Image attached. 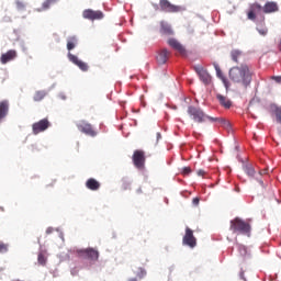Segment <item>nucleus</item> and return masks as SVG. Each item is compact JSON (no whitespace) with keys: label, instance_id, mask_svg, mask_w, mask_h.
<instances>
[{"label":"nucleus","instance_id":"obj_26","mask_svg":"<svg viewBox=\"0 0 281 281\" xmlns=\"http://www.w3.org/2000/svg\"><path fill=\"white\" fill-rule=\"evenodd\" d=\"M58 1H60V0H46V1L43 2L41 9H36V12H44L45 10H49L52 4L58 3Z\"/></svg>","mask_w":281,"mask_h":281},{"label":"nucleus","instance_id":"obj_12","mask_svg":"<svg viewBox=\"0 0 281 281\" xmlns=\"http://www.w3.org/2000/svg\"><path fill=\"white\" fill-rule=\"evenodd\" d=\"M159 5L162 12H169V13L181 12V7L170 3V1L168 0H160Z\"/></svg>","mask_w":281,"mask_h":281},{"label":"nucleus","instance_id":"obj_16","mask_svg":"<svg viewBox=\"0 0 281 281\" xmlns=\"http://www.w3.org/2000/svg\"><path fill=\"white\" fill-rule=\"evenodd\" d=\"M8 113H10V102L3 100L0 102V122H3L8 117Z\"/></svg>","mask_w":281,"mask_h":281},{"label":"nucleus","instance_id":"obj_1","mask_svg":"<svg viewBox=\"0 0 281 281\" xmlns=\"http://www.w3.org/2000/svg\"><path fill=\"white\" fill-rule=\"evenodd\" d=\"M229 78L233 82L241 85V87L247 89L251 85V70H249L247 65L233 67L229 70Z\"/></svg>","mask_w":281,"mask_h":281},{"label":"nucleus","instance_id":"obj_35","mask_svg":"<svg viewBox=\"0 0 281 281\" xmlns=\"http://www.w3.org/2000/svg\"><path fill=\"white\" fill-rule=\"evenodd\" d=\"M205 175H207V172L205 170H203V169L198 170V176L199 177H205Z\"/></svg>","mask_w":281,"mask_h":281},{"label":"nucleus","instance_id":"obj_29","mask_svg":"<svg viewBox=\"0 0 281 281\" xmlns=\"http://www.w3.org/2000/svg\"><path fill=\"white\" fill-rule=\"evenodd\" d=\"M214 68L216 70L217 77L222 78V80H225V77H223V71H221V67H218L217 64H214Z\"/></svg>","mask_w":281,"mask_h":281},{"label":"nucleus","instance_id":"obj_44","mask_svg":"<svg viewBox=\"0 0 281 281\" xmlns=\"http://www.w3.org/2000/svg\"><path fill=\"white\" fill-rule=\"evenodd\" d=\"M138 192H142V189H139Z\"/></svg>","mask_w":281,"mask_h":281},{"label":"nucleus","instance_id":"obj_38","mask_svg":"<svg viewBox=\"0 0 281 281\" xmlns=\"http://www.w3.org/2000/svg\"><path fill=\"white\" fill-rule=\"evenodd\" d=\"M240 278L245 280V272H240Z\"/></svg>","mask_w":281,"mask_h":281},{"label":"nucleus","instance_id":"obj_39","mask_svg":"<svg viewBox=\"0 0 281 281\" xmlns=\"http://www.w3.org/2000/svg\"><path fill=\"white\" fill-rule=\"evenodd\" d=\"M157 139H161V133H157Z\"/></svg>","mask_w":281,"mask_h":281},{"label":"nucleus","instance_id":"obj_24","mask_svg":"<svg viewBox=\"0 0 281 281\" xmlns=\"http://www.w3.org/2000/svg\"><path fill=\"white\" fill-rule=\"evenodd\" d=\"M271 113H274L277 122L281 124V106H278L276 104L270 105Z\"/></svg>","mask_w":281,"mask_h":281},{"label":"nucleus","instance_id":"obj_9","mask_svg":"<svg viewBox=\"0 0 281 281\" xmlns=\"http://www.w3.org/2000/svg\"><path fill=\"white\" fill-rule=\"evenodd\" d=\"M193 69L204 85H210L212 82V76H210V72H207V69L203 66L196 65Z\"/></svg>","mask_w":281,"mask_h":281},{"label":"nucleus","instance_id":"obj_5","mask_svg":"<svg viewBox=\"0 0 281 281\" xmlns=\"http://www.w3.org/2000/svg\"><path fill=\"white\" fill-rule=\"evenodd\" d=\"M76 126L78 131H80V133H83V135H88V137H95L98 135V132L95 131V128H93L91 123L85 120L79 121Z\"/></svg>","mask_w":281,"mask_h":281},{"label":"nucleus","instance_id":"obj_18","mask_svg":"<svg viewBox=\"0 0 281 281\" xmlns=\"http://www.w3.org/2000/svg\"><path fill=\"white\" fill-rule=\"evenodd\" d=\"M278 10H280V8L278 7L277 2H267L262 7V11H263L265 14H271L273 12H278Z\"/></svg>","mask_w":281,"mask_h":281},{"label":"nucleus","instance_id":"obj_27","mask_svg":"<svg viewBox=\"0 0 281 281\" xmlns=\"http://www.w3.org/2000/svg\"><path fill=\"white\" fill-rule=\"evenodd\" d=\"M37 262L38 265H42V267H45V265H47V257L45 256V252H40L37 255Z\"/></svg>","mask_w":281,"mask_h":281},{"label":"nucleus","instance_id":"obj_11","mask_svg":"<svg viewBox=\"0 0 281 281\" xmlns=\"http://www.w3.org/2000/svg\"><path fill=\"white\" fill-rule=\"evenodd\" d=\"M83 19L88 21H102L104 19V13L102 11H93L92 9H86L82 12Z\"/></svg>","mask_w":281,"mask_h":281},{"label":"nucleus","instance_id":"obj_43","mask_svg":"<svg viewBox=\"0 0 281 281\" xmlns=\"http://www.w3.org/2000/svg\"><path fill=\"white\" fill-rule=\"evenodd\" d=\"M128 281H137L135 278L130 279Z\"/></svg>","mask_w":281,"mask_h":281},{"label":"nucleus","instance_id":"obj_22","mask_svg":"<svg viewBox=\"0 0 281 281\" xmlns=\"http://www.w3.org/2000/svg\"><path fill=\"white\" fill-rule=\"evenodd\" d=\"M231 58L233 63H240V60H243V52L239 49H233L231 52Z\"/></svg>","mask_w":281,"mask_h":281},{"label":"nucleus","instance_id":"obj_41","mask_svg":"<svg viewBox=\"0 0 281 281\" xmlns=\"http://www.w3.org/2000/svg\"><path fill=\"white\" fill-rule=\"evenodd\" d=\"M0 212H5V209H3V206H1Z\"/></svg>","mask_w":281,"mask_h":281},{"label":"nucleus","instance_id":"obj_3","mask_svg":"<svg viewBox=\"0 0 281 281\" xmlns=\"http://www.w3.org/2000/svg\"><path fill=\"white\" fill-rule=\"evenodd\" d=\"M231 232H233V234L251 236V224L249 222H245L240 217H235L231 221Z\"/></svg>","mask_w":281,"mask_h":281},{"label":"nucleus","instance_id":"obj_33","mask_svg":"<svg viewBox=\"0 0 281 281\" xmlns=\"http://www.w3.org/2000/svg\"><path fill=\"white\" fill-rule=\"evenodd\" d=\"M257 30H258V32H259V34H260L261 36H267V33H268L267 27L257 29Z\"/></svg>","mask_w":281,"mask_h":281},{"label":"nucleus","instance_id":"obj_14","mask_svg":"<svg viewBox=\"0 0 281 281\" xmlns=\"http://www.w3.org/2000/svg\"><path fill=\"white\" fill-rule=\"evenodd\" d=\"M68 59L70 60V63H74V65H77V67H79V69H81V71H89V65H87V63L78 59V56L68 53Z\"/></svg>","mask_w":281,"mask_h":281},{"label":"nucleus","instance_id":"obj_7","mask_svg":"<svg viewBox=\"0 0 281 281\" xmlns=\"http://www.w3.org/2000/svg\"><path fill=\"white\" fill-rule=\"evenodd\" d=\"M182 245L194 249L196 247V237H194V231L190 227L186 228V234L182 238Z\"/></svg>","mask_w":281,"mask_h":281},{"label":"nucleus","instance_id":"obj_19","mask_svg":"<svg viewBox=\"0 0 281 281\" xmlns=\"http://www.w3.org/2000/svg\"><path fill=\"white\" fill-rule=\"evenodd\" d=\"M160 34H164L165 36H172L175 34V31H172V26L168 24V22L161 21L160 22Z\"/></svg>","mask_w":281,"mask_h":281},{"label":"nucleus","instance_id":"obj_17","mask_svg":"<svg viewBox=\"0 0 281 281\" xmlns=\"http://www.w3.org/2000/svg\"><path fill=\"white\" fill-rule=\"evenodd\" d=\"M168 58H170V52L164 48L158 53L156 60L158 65H166V63H168Z\"/></svg>","mask_w":281,"mask_h":281},{"label":"nucleus","instance_id":"obj_36","mask_svg":"<svg viewBox=\"0 0 281 281\" xmlns=\"http://www.w3.org/2000/svg\"><path fill=\"white\" fill-rule=\"evenodd\" d=\"M200 201L201 200L199 198H193L192 204L196 207V205H199Z\"/></svg>","mask_w":281,"mask_h":281},{"label":"nucleus","instance_id":"obj_15","mask_svg":"<svg viewBox=\"0 0 281 281\" xmlns=\"http://www.w3.org/2000/svg\"><path fill=\"white\" fill-rule=\"evenodd\" d=\"M14 58H16V50L10 49L7 53L1 55L0 63L2 65H8V63L14 60Z\"/></svg>","mask_w":281,"mask_h":281},{"label":"nucleus","instance_id":"obj_6","mask_svg":"<svg viewBox=\"0 0 281 281\" xmlns=\"http://www.w3.org/2000/svg\"><path fill=\"white\" fill-rule=\"evenodd\" d=\"M78 258H83V260H98L100 258V252L94 248L79 249L76 251Z\"/></svg>","mask_w":281,"mask_h":281},{"label":"nucleus","instance_id":"obj_2","mask_svg":"<svg viewBox=\"0 0 281 281\" xmlns=\"http://www.w3.org/2000/svg\"><path fill=\"white\" fill-rule=\"evenodd\" d=\"M187 113L191 117V120H193V122H196L198 124H203V122H206V120H209L210 122H220L222 126H224L225 128H229V122L225 121L224 119L212 117L205 114V112H203L201 108L190 105L187 110Z\"/></svg>","mask_w":281,"mask_h":281},{"label":"nucleus","instance_id":"obj_10","mask_svg":"<svg viewBox=\"0 0 281 281\" xmlns=\"http://www.w3.org/2000/svg\"><path fill=\"white\" fill-rule=\"evenodd\" d=\"M262 5L260 3L255 2L249 4L248 11H247V19L249 21H256L258 14H262Z\"/></svg>","mask_w":281,"mask_h":281},{"label":"nucleus","instance_id":"obj_25","mask_svg":"<svg viewBox=\"0 0 281 281\" xmlns=\"http://www.w3.org/2000/svg\"><path fill=\"white\" fill-rule=\"evenodd\" d=\"M76 45H78V37L70 36L67 38V49L71 52V49H76Z\"/></svg>","mask_w":281,"mask_h":281},{"label":"nucleus","instance_id":"obj_4","mask_svg":"<svg viewBox=\"0 0 281 281\" xmlns=\"http://www.w3.org/2000/svg\"><path fill=\"white\" fill-rule=\"evenodd\" d=\"M132 161L137 170L146 168V153L142 149H136L132 156Z\"/></svg>","mask_w":281,"mask_h":281},{"label":"nucleus","instance_id":"obj_32","mask_svg":"<svg viewBox=\"0 0 281 281\" xmlns=\"http://www.w3.org/2000/svg\"><path fill=\"white\" fill-rule=\"evenodd\" d=\"M192 172V169L190 167L182 168V175L188 176Z\"/></svg>","mask_w":281,"mask_h":281},{"label":"nucleus","instance_id":"obj_8","mask_svg":"<svg viewBox=\"0 0 281 281\" xmlns=\"http://www.w3.org/2000/svg\"><path fill=\"white\" fill-rule=\"evenodd\" d=\"M49 126H52V123L47 119H42L38 122L33 123L32 125L33 135L45 133V131H47Z\"/></svg>","mask_w":281,"mask_h":281},{"label":"nucleus","instance_id":"obj_31","mask_svg":"<svg viewBox=\"0 0 281 281\" xmlns=\"http://www.w3.org/2000/svg\"><path fill=\"white\" fill-rule=\"evenodd\" d=\"M8 251V245L0 243V254H5Z\"/></svg>","mask_w":281,"mask_h":281},{"label":"nucleus","instance_id":"obj_13","mask_svg":"<svg viewBox=\"0 0 281 281\" xmlns=\"http://www.w3.org/2000/svg\"><path fill=\"white\" fill-rule=\"evenodd\" d=\"M168 45L171 46L175 52H178L180 56H188V52L186 50V47L177 41V38H169L167 41Z\"/></svg>","mask_w":281,"mask_h":281},{"label":"nucleus","instance_id":"obj_34","mask_svg":"<svg viewBox=\"0 0 281 281\" xmlns=\"http://www.w3.org/2000/svg\"><path fill=\"white\" fill-rule=\"evenodd\" d=\"M16 8H18V10H25V3L21 2V1H18L16 2Z\"/></svg>","mask_w":281,"mask_h":281},{"label":"nucleus","instance_id":"obj_20","mask_svg":"<svg viewBox=\"0 0 281 281\" xmlns=\"http://www.w3.org/2000/svg\"><path fill=\"white\" fill-rule=\"evenodd\" d=\"M216 99L224 109H232V100L223 94H216Z\"/></svg>","mask_w":281,"mask_h":281},{"label":"nucleus","instance_id":"obj_28","mask_svg":"<svg viewBox=\"0 0 281 281\" xmlns=\"http://www.w3.org/2000/svg\"><path fill=\"white\" fill-rule=\"evenodd\" d=\"M244 170L248 177H254L256 175V169H254V167L250 165H246Z\"/></svg>","mask_w":281,"mask_h":281},{"label":"nucleus","instance_id":"obj_21","mask_svg":"<svg viewBox=\"0 0 281 281\" xmlns=\"http://www.w3.org/2000/svg\"><path fill=\"white\" fill-rule=\"evenodd\" d=\"M86 188H88V190H92V192H95L97 190H100V182L93 178H90L86 182Z\"/></svg>","mask_w":281,"mask_h":281},{"label":"nucleus","instance_id":"obj_40","mask_svg":"<svg viewBox=\"0 0 281 281\" xmlns=\"http://www.w3.org/2000/svg\"><path fill=\"white\" fill-rule=\"evenodd\" d=\"M50 233H52V228H47L46 234H50Z\"/></svg>","mask_w":281,"mask_h":281},{"label":"nucleus","instance_id":"obj_37","mask_svg":"<svg viewBox=\"0 0 281 281\" xmlns=\"http://www.w3.org/2000/svg\"><path fill=\"white\" fill-rule=\"evenodd\" d=\"M276 82H281V77H273Z\"/></svg>","mask_w":281,"mask_h":281},{"label":"nucleus","instance_id":"obj_30","mask_svg":"<svg viewBox=\"0 0 281 281\" xmlns=\"http://www.w3.org/2000/svg\"><path fill=\"white\" fill-rule=\"evenodd\" d=\"M30 150H31V153H33V155H36V153H41L38 145H31Z\"/></svg>","mask_w":281,"mask_h":281},{"label":"nucleus","instance_id":"obj_42","mask_svg":"<svg viewBox=\"0 0 281 281\" xmlns=\"http://www.w3.org/2000/svg\"><path fill=\"white\" fill-rule=\"evenodd\" d=\"M239 247L244 249V252H246V251H247V250L245 249V246H239Z\"/></svg>","mask_w":281,"mask_h":281},{"label":"nucleus","instance_id":"obj_23","mask_svg":"<svg viewBox=\"0 0 281 281\" xmlns=\"http://www.w3.org/2000/svg\"><path fill=\"white\" fill-rule=\"evenodd\" d=\"M45 98H47V91L45 90H38L33 95L34 102H42V100H45Z\"/></svg>","mask_w":281,"mask_h":281}]
</instances>
